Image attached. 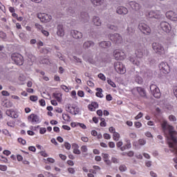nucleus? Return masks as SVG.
Returning a JSON list of instances; mask_svg holds the SVG:
<instances>
[{"mask_svg": "<svg viewBox=\"0 0 177 177\" xmlns=\"http://www.w3.org/2000/svg\"><path fill=\"white\" fill-rule=\"evenodd\" d=\"M162 129L167 138V144L174 153L177 151V132L174 130V127L168 124V122L164 120L161 123Z\"/></svg>", "mask_w": 177, "mask_h": 177, "instance_id": "nucleus-1", "label": "nucleus"}, {"mask_svg": "<svg viewBox=\"0 0 177 177\" xmlns=\"http://www.w3.org/2000/svg\"><path fill=\"white\" fill-rule=\"evenodd\" d=\"M152 49L156 55H159L160 56L165 53V48H164V46L158 42H153L152 44Z\"/></svg>", "mask_w": 177, "mask_h": 177, "instance_id": "nucleus-2", "label": "nucleus"}, {"mask_svg": "<svg viewBox=\"0 0 177 177\" xmlns=\"http://www.w3.org/2000/svg\"><path fill=\"white\" fill-rule=\"evenodd\" d=\"M12 61L15 63L17 66H23V56L19 53H12L11 55Z\"/></svg>", "mask_w": 177, "mask_h": 177, "instance_id": "nucleus-3", "label": "nucleus"}, {"mask_svg": "<svg viewBox=\"0 0 177 177\" xmlns=\"http://www.w3.org/2000/svg\"><path fill=\"white\" fill-rule=\"evenodd\" d=\"M109 39L112 41V42H114L118 45H120V44H122L123 42L122 36L118 33L110 35Z\"/></svg>", "mask_w": 177, "mask_h": 177, "instance_id": "nucleus-4", "label": "nucleus"}, {"mask_svg": "<svg viewBox=\"0 0 177 177\" xmlns=\"http://www.w3.org/2000/svg\"><path fill=\"white\" fill-rule=\"evenodd\" d=\"M114 68L116 73L118 74H125L127 73V69H125V66L121 62H115Z\"/></svg>", "mask_w": 177, "mask_h": 177, "instance_id": "nucleus-5", "label": "nucleus"}, {"mask_svg": "<svg viewBox=\"0 0 177 177\" xmlns=\"http://www.w3.org/2000/svg\"><path fill=\"white\" fill-rule=\"evenodd\" d=\"M150 91L154 97H156V99H160V97L161 96V93L160 92V88H158V86H157V85L151 84L150 86Z\"/></svg>", "mask_w": 177, "mask_h": 177, "instance_id": "nucleus-6", "label": "nucleus"}, {"mask_svg": "<svg viewBox=\"0 0 177 177\" xmlns=\"http://www.w3.org/2000/svg\"><path fill=\"white\" fill-rule=\"evenodd\" d=\"M148 17L149 19H156V20H160L162 17L161 15V10H151L148 13Z\"/></svg>", "mask_w": 177, "mask_h": 177, "instance_id": "nucleus-7", "label": "nucleus"}, {"mask_svg": "<svg viewBox=\"0 0 177 177\" xmlns=\"http://www.w3.org/2000/svg\"><path fill=\"white\" fill-rule=\"evenodd\" d=\"M160 28H161V30L165 32H167V34H169V32H171V30H172L171 24L167 21L160 22Z\"/></svg>", "mask_w": 177, "mask_h": 177, "instance_id": "nucleus-8", "label": "nucleus"}, {"mask_svg": "<svg viewBox=\"0 0 177 177\" xmlns=\"http://www.w3.org/2000/svg\"><path fill=\"white\" fill-rule=\"evenodd\" d=\"M113 56L115 60H124L126 57L125 53L121 50H115Z\"/></svg>", "mask_w": 177, "mask_h": 177, "instance_id": "nucleus-9", "label": "nucleus"}, {"mask_svg": "<svg viewBox=\"0 0 177 177\" xmlns=\"http://www.w3.org/2000/svg\"><path fill=\"white\" fill-rule=\"evenodd\" d=\"M159 70L160 73H162L163 74H168L171 71L169 66L167 62H161L159 64Z\"/></svg>", "mask_w": 177, "mask_h": 177, "instance_id": "nucleus-10", "label": "nucleus"}, {"mask_svg": "<svg viewBox=\"0 0 177 177\" xmlns=\"http://www.w3.org/2000/svg\"><path fill=\"white\" fill-rule=\"evenodd\" d=\"M37 17L42 21V23H48L52 20V16L45 13L38 14Z\"/></svg>", "mask_w": 177, "mask_h": 177, "instance_id": "nucleus-11", "label": "nucleus"}, {"mask_svg": "<svg viewBox=\"0 0 177 177\" xmlns=\"http://www.w3.org/2000/svg\"><path fill=\"white\" fill-rule=\"evenodd\" d=\"M138 28L143 32V34H150L151 32V29L145 23H140L138 25Z\"/></svg>", "mask_w": 177, "mask_h": 177, "instance_id": "nucleus-12", "label": "nucleus"}, {"mask_svg": "<svg viewBox=\"0 0 177 177\" xmlns=\"http://www.w3.org/2000/svg\"><path fill=\"white\" fill-rule=\"evenodd\" d=\"M28 121L31 122L33 125L35 124H39V117L36 114L32 113L28 117Z\"/></svg>", "mask_w": 177, "mask_h": 177, "instance_id": "nucleus-13", "label": "nucleus"}, {"mask_svg": "<svg viewBox=\"0 0 177 177\" xmlns=\"http://www.w3.org/2000/svg\"><path fill=\"white\" fill-rule=\"evenodd\" d=\"M71 35L74 38V39H82L84 37L82 32L77 30H71Z\"/></svg>", "mask_w": 177, "mask_h": 177, "instance_id": "nucleus-14", "label": "nucleus"}, {"mask_svg": "<svg viewBox=\"0 0 177 177\" xmlns=\"http://www.w3.org/2000/svg\"><path fill=\"white\" fill-rule=\"evenodd\" d=\"M136 92H138V93H139L140 96H141L142 97H146V91L145 90V88L142 87L134 88L132 90V93H136Z\"/></svg>", "mask_w": 177, "mask_h": 177, "instance_id": "nucleus-15", "label": "nucleus"}, {"mask_svg": "<svg viewBox=\"0 0 177 177\" xmlns=\"http://www.w3.org/2000/svg\"><path fill=\"white\" fill-rule=\"evenodd\" d=\"M166 17L167 19L172 20L173 21H177V14L174 11H168L166 12Z\"/></svg>", "mask_w": 177, "mask_h": 177, "instance_id": "nucleus-16", "label": "nucleus"}, {"mask_svg": "<svg viewBox=\"0 0 177 177\" xmlns=\"http://www.w3.org/2000/svg\"><path fill=\"white\" fill-rule=\"evenodd\" d=\"M135 55L136 57H138V59H141V57H143L145 55H146V49L142 48H138L136 50Z\"/></svg>", "mask_w": 177, "mask_h": 177, "instance_id": "nucleus-17", "label": "nucleus"}, {"mask_svg": "<svg viewBox=\"0 0 177 177\" xmlns=\"http://www.w3.org/2000/svg\"><path fill=\"white\" fill-rule=\"evenodd\" d=\"M128 8L124 6H119L116 10V13H118V15H128Z\"/></svg>", "mask_w": 177, "mask_h": 177, "instance_id": "nucleus-18", "label": "nucleus"}, {"mask_svg": "<svg viewBox=\"0 0 177 177\" xmlns=\"http://www.w3.org/2000/svg\"><path fill=\"white\" fill-rule=\"evenodd\" d=\"M99 46L100 48H103L104 49H107L111 46V41H104L99 43Z\"/></svg>", "mask_w": 177, "mask_h": 177, "instance_id": "nucleus-19", "label": "nucleus"}, {"mask_svg": "<svg viewBox=\"0 0 177 177\" xmlns=\"http://www.w3.org/2000/svg\"><path fill=\"white\" fill-rule=\"evenodd\" d=\"M93 24L95 27H100V26H102V20L100 19V17L94 16L93 17Z\"/></svg>", "mask_w": 177, "mask_h": 177, "instance_id": "nucleus-20", "label": "nucleus"}, {"mask_svg": "<svg viewBox=\"0 0 177 177\" xmlns=\"http://www.w3.org/2000/svg\"><path fill=\"white\" fill-rule=\"evenodd\" d=\"M57 35L59 37H64V28L63 25H58L57 27Z\"/></svg>", "mask_w": 177, "mask_h": 177, "instance_id": "nucleus-21", "label": "nucleus"}, {"mask_svg": "<svg viewBox=\"0 0 177 177\" xmlns=\"http://www.w3.org/2000/svg\"><path fill=\"white\" fill-rule=\"evenodd\" d=\"M129 5L133 10H136V12L140 10V5H139V3L135 1H130Z\"/></svg>", "mask_w": 177, "mask_h": 177, "instance_id": "nucleus-22", "label": "nucleus"}, {"mask_svg": "<svg viewBox=\"0 0 177 177\" xmlns=\"http://www.w3.org/2000/svg\"><path fill=\"white\" fill-rule=\"evenodd\" d=\"M91 46H95V42L93 41H86L83 44V49H89Z\"/></svg>", "mask_w": 177, "mask_h": 177, "instance_id": "nucleus-23", "label": "nucleus"}, {"mask_svg": "<svg viewBox=\"0 0 177 177\" xmlns=\"http://www.w3.org/2000/svg\"><path fill=\"white\" fill-rule=\"evenodd\" d=\"M6 113L7 115L11 118H17L19 117L17 113H16V112L14 111L7 110Z\"/></svg>", "mask_w": 177, "mask_h": 177, "instance_id": "nucleus-24", "label": "nucleus"}, {"mask_svg": "<svg viewBox=\"0 0 177 177\" xmlns=\"http://www.w3.org/2000/svg\"><path fill=\"white\" fill-rule=\"evenodd\" d=\"M130 62L135 64L136 66H140V61L136 59V57H130Z\"/></svg>", "mask_w": 177, "mask_h": 177, "instance_id": "nucleus-25", "label": "nucleus"}, {"mask_svg": "<svg viewBox=\"0 0 177 177\" xmlns=\"http://www.w3.org/2000/svg\"><path fill=\"white\" fill-rule=\"evenodd\" d=\"M93 5L95 6H100V5L103 4V0H91Z\"/></svg>", "mask_w": 177, "mask_h": 177, "instance_id": "nucleus-26", "label": "nucleus"}, {"mask_svg": "<svg viewBox=\"0 0 177 177\" xmlns=\"http://www.w3.org/2000/svg\"><path fill=\"white\" fill-rule=\"evenodd\" d=\"M96 91H97V93L95 95L97 97H103V93H102V92H103V90L100 88H97Z\"/></svg>", "mask_w": 177, "mask_h": 177, "instance_id": "nucleus-27", "label": "nucleus"}, {"mask_svg": "<svg viewBox=\"0 0 177 177\" xmlns=\"http://www.w3.org/2000/svg\"><path fill=\"white\" fill-rule=\"evenodd\" d=\"M73 125H75V127H80V128L82 129H86V125H85L84 123L75 122L73 124Z\"/></svg>", "mask_w": 177, "mask_h": 177, "instance_id": "nucleus-28", "label": "nucleus"}, {"mask_svg": "<svg viewBox=\"0 0 177 177\" xmlns=\"http://www.w3.org/2000/svg\"><path fill=\"white\" fill-rule=\"evenodd\" d=\"M82 19L83 23H88L89 21V15L85 13L84 17L82 16Z\"/></svg>", "mask_w": 177, "mask_h": 177, "instance_id": "nucleus-29", "label": "nucleus"}, {"mask_svg": "<svg viewBox=\"0 0 177 177\" xmlns=\"http://www.w3.org/2000/svg\"><path fill=\"white\" fill-rule=\"evenodd\" d=\"M54 97L57 100V102H62V94L60 93H53Z\"/></svg>", "mask_w": 177, "mask_h": 177, "instance_id": "nucleus-30", "label": "nucleus"}, {"mask_svg": "<svg viewBox=\"0 0 177 177\" xmlns=\"http://www.w3.org/2000/svg\"><path fill=\"white\" fill-rule=\"evenodd\" d=\"M73 146H75L76 147L73 149L74 154H81V151L77 149L78 147V145L77 144H73Z\"/></svg>", "mask_w": 177, "mask_h": 177, "instance_id": "nucleus-31", "label": "nucleus"}, {"mask_svg": "<svg viewBox=\"0 0 177 177\" xmlns=\"http://www.w3.org/2000/svg\"><path fill=\"white\" fill-rule=\"evenodd\" d=\"M127 168L125 165H121L119 167V171H120V172H125V171H127Z\"/></svg>", "mask_w": 177, "mask_h": 177, "instance_id": "nucleus-32", "label": "nucleus"}, {"mask_svg": "<svg viewBox=\"0 0 177 177\" xmlns=\"http://www.w3.org/2000/svg\"><path fill=\"white\" fill-rule=\"evenodd\" d=\"M113 140H115L116 142L120 140V133H118V132H114Z\"/></svg>", "mask_w": 177, "mask_h": 177, "instance_id": "nucleus-33", "label": "nucleus"}, {"mask_svg": "<svg viewBox=\"0 0 177 177\" xmlns=\"http://www.w3.org/2000/svg\"><path fill=\"white\" fill-rule=\"evenodd\" d=\"M111 162H113V164H120V160L114 156H112Z\"/></svg>", "mask_w": 177, "mask_h": 177, "instance_id": "nucleus-34", "label": "nucleus"}, {"mask_svg": "<svg viewBox=\"0 0 177 177\" xmlns=\"http://www.w3.org/2000/svg\"><path fill=\"white\" fill-rule=\"evenodd\" d=\"M67 171H68V174H71V175H74V174H75V168L68 167L67 169Z\"/></svg>", "mask_w": 177, "mask_h": 177, "instance_id": "nucleus-35", "label": "nucleus"}, {"mask_svg": "<svg viewBox=\"0 0 177 177\" xmlns=\"http://www.w3.org/2000/svg\"><path fill=\"white\" fill-rule=\"evenodd\" d=\"M62 118H63V120H64V121H70V120L71 119L70 115H68L67 114H63Z\"/></svg>", "mask_w": 177, "mask_h": 177, "instance_id": "nucleus-36", "label": "nucleus"}, {"mask_svg": "<svg viewBox=\"0 0 177 177\" xmlns=\"http://www.w3.org/2000/svg\"><path fill=\"white\" fill-rule=\"evenodd\" d=\"M136 82L137 84H142L143 82V79H142V77L140 76H136Z\"/></svg>", "mask_w": 177, "mask_h": 177, "instance_id": "nucleus-37", "label": "nucleus"}, {"mask_svg": "<svg viewBox=\"0 0 177 177\" xmlns=\"http://www.w3.org/2000/svg\"><path fill=\"white\" fill-rule=\"evenodd\" d=\"M107 28L109 29V30H112L113 31H116L117 30V26H114V25H111V24H109L107 26Z\"/></svg>", "mask_w": 177, "mask_h": 177, "instance_id": "nucleus-38", "label": "nucleus"}, {"mask_svg": "<svg viewBox=\"0 0 177 177\" xmlns=\"http://www.w3.org/2000/svg\"><path fill=\"white\" fill-rule=\"evenodd\" d=\"M107 82L109 85H111V86H112L113 88H115V83L111 81V79L107 78Z\"/></svg>", "mask_w": 177, "mask_h": 177, "instance_id": "nucleus-39", "label": "nucleus"}, {"mask_svg": "<svg viewBox=\"0 0 177 177\" xmlns=\"http://www.w3.org/2000/svg\"><path fill=\"white\" fill-rule=\"evenodd\" d=\"M73 113L75 115H77V114H78L80 113V108L78 107H73Z\"/></svg>", "mask_w": 177, "mask_h": 177, "instance_id": "nucleus-40", "label": "nucleus"}, {"mask_svg": "<svg viewBox=\"0 0 177 177\" xmlns=\"http://www.w3.org/2000/svg\"><path fill=\"white\" fill-rule=\"evenodd\" d=\"M73 110H74L73 106H68L66 108V111H68V113H71V114H73Z\"/></svg>", "mask_w": 177, "mask_h": 177, "instance_id": "nucleus-41", "label": "nucleus"}, {"mask_svg": "<svg viewBox=\"0 0 177 177\" xmlns=\"http://www.w3.org/2000/svg\"><path fill=\"white\" fill-rule=\"evenodd\" d=\"M30 100L32 102H37V100H38V97L37 95H31L30 97Z\"/></svg>", "mask_w": 177, "mask_h": 177, "instance_id": "nucleus-42", "label": "nucleus"}, {"mask_svg": "<svg viewBox=\"0 0 177 177\" xmlns=\"http://www.w3.org/2000/svg\"><path fill=\"white\" fill-rule=\"evenodd\" d=\"M98 78L102 80V81H106V76L103 73L98 74Z\"/></svg>", "mask_w": 177, "mask_h": 177, "instance_id": "nucleus-43", "label": "nucleus"}, {"mask_svg": "<svg viewBox=\"0 0 177 177\" xmlns=\"http://www.w3.org/2000/svg\"><path fill=\"white\" fill-rule=\"evenodd\" d=\"M101 122L100 124V127H106L107 125V124L105 122L104 118H101Z\"/></svg>", "mask_w": 177, "mask_h": 177, "instance_id": "nucleus-44", "label": "nucleus"}, {"mask_svg": "<svg viewBox=\"0 0 177 177\" xmlns=\"http://www.w3.org/2000/svg\"><path fill=\"white\" fill-rule=\"evenodd\" d=\"M8 169V167L6 165H0V171H5Z\"/></svg>", "mask_w": 177, "mask_h": 177, "instance_id": "nucleus-45", "label": "nucleus"}, {"mask_svg": "<svg viewBox=\"0 0 177 177\" xmlns=\"http://www.w3.org/2000/svg\"><path fill=\"white\" fill-rule=\"evenodd\" d=\"M81 151L83 153H86V151H88V148L86 147V145H83V146L81 147Z\"/></svg>", "mask_w": 177, "mask_h": 177, "instance_id": "nucleus-46", "label": "nucleus"}, {"mask_svg": "<svg viewBox=\"0 0 177 177\" xmlns=\"http://www.w3.org/2000/svg\"><path fill=\"white\" fill-rule=\"evenodd\" d=\"M64 147L66 149V150H70V149H71V145H70L68 142H65Z\"/></svg>", "mask_w": 177, "mask_h": 177, "instance_id": "nucleus-47", "label": "nucleus"}, {"mask_svg": "<svg viewBox=\"0 0 177 177\" xmlns=\"http://www.w3.org/2000/svg\"><path fill=\"white\" fill-rule=\"evenodd\" d=\"M18 142L19 143H21V145H26V140L21 138H18Z\"/></svg>", "mask_w": 177, "mask_h": 177, "instance_id": "nucleus-48", "label": "nucleus"}, {"mask_svg": "<svg viewBox=\"0 0 177 177\" xmlns=\"http://www.w3.org/2000/svg\"><path fill=\"white\" fill-rule=\"evenodd\" d=\"M138 143H139V145H140V146H145V144L146 143V140H145L143 139H140L138 140Z\"/></svg>", "mask_w": 177, "mask_h": 177, "instance_id": "nucleus-49", "label": "nucleus"}, {"mask_svg": "<svg viewBox=\"0 0 177 177\" xmlns=\"http://www.w3.org/2000/svg\"><path fill=\"white\" fill-rule=\"evenodd\" d=\"M143 117V113L142 112H140L138 115L135 117L136 120H139V118H142Z\"/></svg>", "mask_w": 177, "mask_h": 177, "instance_id": "nucleus-50", "label": "nucleus"}, {"mask_svg": "<svg viewBox=\"0 0 177 177\" xmlns=\"http://www.w3.org/2000/svg\"><path fill=\"white\" fill-rule=\"evenodd\" d=\"M0 38L5 39L6 38V33L3 32H0Z\"/></svg>", "mask_w": 177, "mask_h": 177, "instance_id": "nucleus-51", "label": "nucleus"}, {"mask_svg": "<svg viewBox=\"0 0 177 177\" xmlns=\"http://www.w3.org/2000/svg\"><path fill=\"white\" fill-rule=\"evenodd\" d=\"M46 132V128H40L39 130V133H41V135H44V133H45Z\"/></svg>", "mask_w": 177, "mask_h": 177, "instance_id": "nucleus-52", "label": "nucleus"}, {"mask_svg": "<svg viewBox=\"0 0 177 177\" xmlns=\"http://www.w3.org/2000/svg\"><path fill=\"white\" fill-rule=\"evenodd\" d=\"M91 105L95 109H97L99 107V104H97V102H92Z\"/></svg>", "mask_w": 177, "mask_h": 177, "instance_id": "nucleus-53", "label": "nucleus"}, {"mask_svg": "<svg viewBox=\"0 0 177 177\" xmlns=\"http://www.w3.org/2000/svg\"><path fill=\"white\" fill-rule=\"evenodd\" d=\"M41 32L44 34V35H45V37H49V32L47 30H41Z\"/></svg>", "mask_w": 177, "mask_h": 177, "instance_id": "nucleus-54", "label": "nucleus"}, {"mask_svg": "<svg viewBox=\"0 0 177 177\" xmlns=\"http://www.w3.org/2000/svg\"><path fill=\"white\" fill-rule=\"evenodd\" d=\"M61 88L65 92H68V87L67 86L62 85Z\"/></svg>", "mask_w": 177, "mask_h": 177, "instance_id": "nucleus-55", "label": "nucleus"}, {"mask_svg": "<svg viewBox=\"0 0 177 177\" xmlns=\"http://www.w3.org/2000/svg\"><path fill=\"white\" fill-rule=\"evenodd\" d=\"M169 121H176V118L172 115L169 116Z\"/></svg>", "mask_w": 177, "mask_h": 177, "instance_id": "nucleus-56", "label": "nucleus"}, {"mask_svg": "<svg viewBox=\"0 0 177 177\" xmlns=\"http://www.w3.org/2000/svg\"><path fill=\"white\" fill-rule=\"evenodd\" d=\"M1 95H3V96H9L10 94L7 91H3Z\"/></svg>", "mask_w": 177, "mask_h": 177, "instance_id": "nucleus-57", "label": "nucleus"}, {"mask_svg": "<svg viewBox=\"0 0 177 177\" xmlns=\"http://www.w3.org/2000/svg\"><path fill=\"white\" fill-rule=\"evenodd\" d=\"M88 109L90 111H95L96 110V108L93 107L92 105L89 104L88 106Z\"/></svg>", "mask_w": 177, "mask_h": 177, "instance_id": "nucleus-58", "label": "nucleus"}, {"mask_svg": "<svg viewBox=\"0 0 177 177\" xmlns=\"http://www.w3.org/2000/svg\"><path fill=\"white\" fill-rule=\"evenodd\" d=\"M104 139H106V140L111 139V136L109 133H104Z\"/></svg>", "mask_w": 177, "mask_h": 177, "instance_id": "nucleus-59", "label": "nucleus"}, {"mask_svg": "<svg viewBox=\"0 0 177 177\" xmlns=\"http://www.w3.org/2000/svg\"><path fill=\"white\" fill-rule=\"evenodd\" d=\"M109 146L111 149H114V147H115V144L113 142H109Z\"/></svg>", "mask_w": 177, "mask_h": 177, "instance_id": "nucleus-60", "label": "nucleus"}, {"mask_svg": "<svg viewBox=\"0 0 177 177\" xmlns=\"http://www.w3.org/2000/svg\"><path fill=\"white\" fill-rule=\"evenodd\" d=\"M135 127L136 128H140V127H142V123H140V122H136Z\"/></svg>", "mask_w": 177, "mask_h": 177, "instance_id": "nucleus-61", "label": "nucleus"}, {"mask_svg": "<svg viewBox=\"0 0 177 177\" xmlns=\"http://www.w3.org/2000/svg\"><path fill=\"white\" fill-rule=\"evenodd\" d=\"M145 136L147 138H153V135L151 134V133L150 131H147L145 133Z\"/></svg>", "mask_w": 177, "mask_h": 177, "instance_id": "nucleus-62", "label": "nucleus"}, {"mask_svg": "<svg viewBox=\"0 0 177 177\" xmlns=\"http://www.w3.org/2000/svg\"><path fill=\"white\" fill-rule=\"evenodd\" d=\"M77 95H78V96H80V97H84V91H79L78 92H77Z\"/></svg>", "mask_w": 177, "mask_h": 177, "instance_id": "nucleus-63", "label": "nucleus"}, {"mask_svg": "<svg viewBox=\"0 0 177 177\" xmlns=\"http://www.w3.org/2000/svg\"><path fill=\"white\" fill-rule=\"evenodd\" d=\"M7 125L8 127H10L11 128H14L15 127V123L12 122H7Z\"/></svg>", "mask_w": 177, "mask_h": 177, "instance_id": "nucleus-64", "label": "nucleus"}]
</instances>
